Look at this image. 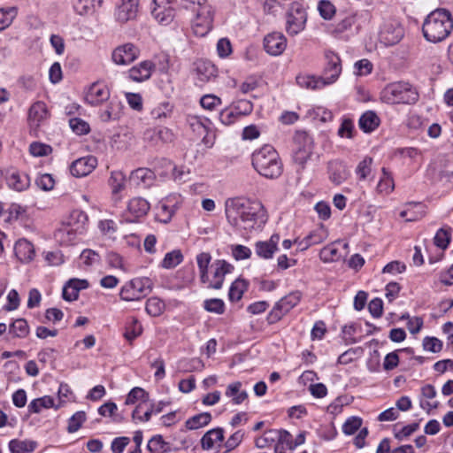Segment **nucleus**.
I'll list each match as a JSON object with an SVG mask.
<instances>
[{
    "label": "nucleus",
    "mask_w": 453,
    "mask_h": 453,
    "mask_svg": "<svg viewBox=\"0 0 453 453\" xmlns=\"http://www.w3.org/2000/svg\"><path fill=\"white\" fill-rule=\"evenodd\" d=\"M225 212L228 223L239 231L250 232L262 227L267 221L262 203L244 196L226 199Z\"/></svg>",
    "instance_id": "f257e3e1"
},
{
    "label": "nucleus",
    "mask_w": 453,
    "mask_h": 453,
    "mask_svg": "<svg viewBox=\"0 0 453 453\" xmlns=\"http://www.w3.org/2000/svg\"><path fill=\"white\" fill-rule=\"evenodd\" d=\"M453 29L450 13L444 9H437L426 18L422 32L426 41L437 43L444 41Z\"/></svg>",
    "instance_id": "f03ea898"
},
{
    "label": "nucleus",
    "mask_w": 453,
    "mask_h": 453,
    "mask_svg": "<svg viewBox=\"0 0 453 453\" xmlns=\"http://www.w3.org/2000/svg\"><path fill=\"white\" fill-rule=\"evenodd\" d=\"M252 165L262 176L278 178L282 173V163L275 149L265 144L252 154Z\"/></svg>",
    "instance_id": "7ed1b4c3"
},
{
    "label": "nucleus",
    "mask_w": 453,
    "mask_h": 453,
    "mask_svg": "<svg viewBox=\"0 0 453 453\" xmlns=\"http://www.w3.org/2000/svg\"><path fill=\"white\" fill-rule=\"evenodd\" d=\"M418 98L417 91L409 83L404 82L389 84L381 92L382 101L390 104H414Z\"/></svg>",
    "instance_id": "20e7f679"
},
{
    "label": "nucleus",
    "mask_w": 453,
    "mask_h": 453,
    "mask_svg": "<svg viewBox=\"0 0 453 453\" xmlns=\"http://www.w3.org/2000/svg\"><path fill=\"white\" fill-rule=\"evenodd\" d=\"M153 281L148 277H138L126 282L119 296L127 302L138 301L147 296L152 290Z\"/></svg>",
    "instance_id": "39448f33"
},
{
    "label": "nucleus",
    "mask_w": 453,
    "mask_h": 453,
    "mask_svg": "<svg viewBox=\"0 0 453 453\" xmlns=\"http://www.w3.org/2000/svg\"><path fill=\"white\" fill-rule=\"evenodd\" d=\"M313 150L312 140L303 131L296 132L294 136V160L299 165H304L310 158Z\"/></svg>",
    "instance_id": "423d86ee"
},
{
    "label": "nucleus",
    "mask_w": 453,
    "mask_h": 453,
    "mask_svg": "<svg viewBox=\"0 0 453 453\" xmlns=\"http://www.w3.org/2000/svg\"><path fill=\"white\" fill-rule=\"evenodd\" d=\"M234 266L226 260H215L211 265L209 272V280L205 281L207 288L213 289H220L222 288L225 276L231 273Z\"/></svg>",
    "instance_id": "0eeeda50"
},
{
    "label": "nucleus",
    "mask_w": 453,
    "mask_h": 453,
    "mask_svg": "<svg viewBox=\"0 0 453 453\" xmlns=\"http://www.w3.org/2000/svg\"><path fill=\"white\" fill-rule=\"evenodd\" d=\"M0 173L5 180L7 186L12 190L21 192L30 186L29 176L13 166L0 169Z\"/></svg>",
    "instance_id": "6e6552de"
},
{
    "label": "nucleus",
    "mask_w": 453,
    "mask_h": 453,
    "mask_svg": "<svg viewBox=\"0 0 453 453\" xmlns=\"http://www.w3.org/2000/svg\"><path fill=\"white\" fill-rule=\"evenodd\" d=\"M403 37V28L396 19H388L382 24L379 38L386 46L398 43Z\"/></svg>",
    "instance_id": "1a4fd4ad"
},
{
    "label": "nucleus",
    "mask_w": 453,
    "mask_h": 453,
    "mask_svg": "<svg viewBox=\"0 0 453 453\" xmlns=\"http://www.w3.org/2000/svg\"><path fill=\"white\" fill-rule=\"evenodd\" d=\"M306 12L298 4H293L287 13L286 31L291 35H296L305 26Z\"/></svg>",
    "instance_id": "9d476101"
},
{
    "label": "nucleus",
    "mask_w": 453,
    "mask_h": 453,
    "mask_svg": "<svg viewBox=\"0 0 453 453\" xmlns=\"http://www.w3.org/2000/svg\"><path fill=\"white\" fill-rule=\"evenodd\" d=\"M150 209V203L142 197H134L129 200L127 210L123 212L122 218L125 221L134 223L146 216Z\"/></svg>",
    "instance_id": "9b49d317"
},
{
    "label": "nucleus",
    "mask_w": 453,
    "mask_h": 453,
    "mask_svg": "<svg viewBox=\"0 0 453 453\" xmlns=\"http://www.w3.org/2000/svg\"><path fill=\"white\" fill-rule=\"evenodd\" d=\"M301 293L299 291L292 292L282 297L273 307L269 315L272 323L280 320L285 314L293 309L301 300Z\"/></svg>",
    "instance_id": "f8f14e48"
},
{
    "label": "nucleus",
    "mask_w": 453,
    "mask_h": 453,
    "mask_svg": "<svg viewBox=\"0 0 453 453\" xmlns=\"http://www.w3.org/2000/svg\"><path fill=\"white\" fill-rule=\"evenodd\" d=\"M214 17V8L212 6H204L202 10H197V14L193 21V31L197 36H204L212 28Z\"/></svg>",
    "instance_id": "ddd939ff"
},
{
    "label": "nucleus",
    "mask_w": 453,
    "mask_h": 453,
    "mask_svg": "<svg viewBox=\"0 0 453 453\" xmlns=\"http://www.w3.org/2000/svg\"><path fill=\"white\" fill-rule=\"evenodd\" d=\"M140 50L131 42L116 47L111 53V59L118 65H127L138 58Z\"/></svg>",
    "instance_id": "4468645a"
},
{
    "label": "nucleus",
    "mask_w": 453,
    "mask_h": 453,
    "mask_svg": "<svg viewBox=\"0 0 453 453\" xmlns=\"http://www.w3.org/2000/svg\"><path fill=\"white\" fill-rule=\"evenodd\" d=\"M139 10V0H119L115 8V19L126 23L136 18Z\"/></svg>",
    "instance_id": "2eb2a0df"
},
{
    "label": "nucleus",
    "mask_w": 453,
    "mask_h": 453,
    "mask_svg": "<svg viewBox=\"0 0 453 453\" xmlns=\"http://www.w3.org/2000/svg\"><path fill=\"white\" fill-rule=\"evenodd\" d=\"M326 65L324 69L322 79L326 85L334 83L342 73V65L340 57L333 51L326 52Z\"/></svg>",
    "instance_id": "dca6fc26"
},
{
    "label": "nucleus",
    "mask_w": 453,
    "mask_h": 453,
    "mask_svg": "<svg viewBox=\"0 0 453 453\" xmlns=\"http://www.w3.org/2000/svg\"><path fill=\"white\" fill-rule=\"evenodd\" d=\"M110 89L101 82L93 83L85 95L86 102L93 106H98L110 99Z\"/></svg>",
    "instance_id": "f3484780"
},
{
    "label": "nucleus",
    "mask_w": 453,
    "mask_h": 453,
    "mask_svg": "<svg viewBox=\"0 0 453 453\" xmlns=\"http://www.w3.org/2000/svg\"><path fill=\"white\" fill-rule=\"evenodd\" d=\"M49 111L43 102L38 101L31 105L28 111V124L35 131L43 125L48 118Z\"/></svg>",
    "instance_id": "a211bd4d"
},
{
    "label": "nucleus",
    "mask_w": 453,
    "mask_h": 453,
    "mask_svg": "<svg viewBox=\"0 0 453 453\" xmlns=\"http://www.w3.org/2000/svg\"><path fill=\"white\" fill-rule=\"evenodd\" d=\"M287 46V40L281 33L273 32L264 39V48L272 56H279L283 53Z\"/></svg>",
    "instance_id": "6ab92c4d"
},
{
    "label": "nucleus",
    "mask_w": 453,
    "mask_h": 453,
    "mask_svg": "<svg viewBox=\"0 0 453 453\" xmlns=\"http://www.w3.org/2000/svg\"><path fill=\"white\" fill-rule=\"evenodd\" d=\"M156 68L150 60H144L128 70V77L135 82H142L149 80Z\"/></svg>",
    "instance_id": "aec40b11"
},
{
    "label": "nucleus",
    "mask_w": 453,
    "mask_h": 453,
    "mask_svg": "<svg viewBox=\"0 0 453 453\" xmlns=\"http://www.w3.org/2000/svg\"><path fill=\"white\" fill-rule=\"evenodd\" d=\"M97 165V160L94 157H81L70 166L72 175L75 177H84L92 173Z\"/></svg>",
    "instance_id": "412c9836"
},
{
    "label": "nucleus",
    "mask_w": 453,
    "mask_h": 453,
    "mask_svg": "<svg viewBox=\"0 0 453 453\" xmlns=\"http://www.w3.org/2000/svg\"><path fill=\"white\" fill-rule=\"evenodd\" d=\"M143 139L153 145L169 142L173 139V132L167 127L148 128L143 133Z\"/></svg>",
    "instance_id": "4be33fe9"
},
{
    "label": "nucleus",
    "mask_w": 453,
    "mask_h": 453,
    "mask_svg": "<svg viewBox=\"0 0 453 453\" xmlns=\"http://www.w3.org/2000/svg\"><path fill=\"white\" fill-rule=\"evenodd\" d=\"M196 74L201 83H205L217 76L216 66L209 60H198L196 62Z\"/></svg>",
    "instance_id": "5701e85b"
},
{
    "label": "nucleus",
    "mask_w": 453,
    "mask_h": 453,
    "mask_svg": "<svg viewBox=\"0 0 453 453\" xmlns=\"http://www.w3.org/2000/svg\"><path fill=\"white\" fill-rule=\"evenodd\" d=\"M151 14L158 24L167 26L173 22L175 17V10L171 5L155 4Z\"/></svg>",
    "instance_id": "b1692460"
},
{
    "label": "nucleus",
    "mask_w": 453,
    "mask_h": 453,
    "mask_svg": "<svg viewBox=\"0 0 453 453\" xmlns=\"http://www.w3.org/2000/svg\"><path fill=\"white\" fill-rule=\"evenodd\" d=\"M15 255L22 263H29L35 256V250L32 242L27 239H19L14 247Z\"/></svg>",
    "instance_id": "393cba45"
},
{
    "label": "nucleus",
    "mask_w": 453,
    "mask_h": 453,
    "mask_svg": "<svg viewBox=\"0 0 453 453\" xmlns=\"http://www.w3.org/2000/svg\"><path fill=\"white\" fill-rule=\"evenodd\" d=\"M87 222V215L80 210H75L70 213L69 217L63 223L73 229L74 233L82 234L86 229Z\"/></svg>",
    "instance_id": "a878e982"
},
{
    "label": "nucleus",
    "mask_w": 453,
    "mask_h": 453,
    "mask_svg": "<svg viewBox=\"0 0 453 453\" xmlns=\"http://www.w3.org/2000/svg\"><path fill=\"white\" fill-rule=\"evenodd\" d=\"M329 179L334 184L342 183L348 177V171L343 162L333 160L328 164Z\"/></svg>",
    "instance_id": "bb28decb"
},
{
    "label": "nucleus",
    "mask_w": 453,
    "mask_h": 453,
    "mask_svg": "<svg viewBox=\"0 0 453 453\" xmlns=\"http://www.w3.org/2000/svg\"><path fill=\"white\" fill-rule=\"evenodd\" d=\"M120 104L115 100L108 102L105 109L100 110L98 118L102 122H109L119 118Z\"/></svg>",
    "instance_id": "cd10ccee"
},
{
    "label": "nucleus",
    "mask_w": 453,
    "mask_h": 453,
    "mask_svg": "<svg viewBox=\"0 0 453 453\" xmlns=\"http://www.w3.org/2000/svg\"><path fill=\"white\" fill-rule=\"evenodd\" d=\"M358 124L365 133H370L379 127L380 119L374 111H368L362 114Z\"/></svg>",
    "instance_id": "c85d7f7f"
},
{
    "label": "nucleus",
    "mask_w": 453,
    "mask_h": 453,
    "mask_svg": "<svg viewBox=\"0 0 453 453\" xmlns=\"http://www.w3.org/2000/svg\"><path fill=\"white\" fill-rule=\"evenodd\" d=\"M81 235L79 233H74V230L65 225L62 226L55 232V239L62 245L73 244L77 236Z\"/></svg>",
    "instance_id": "c756f323"
},
{
    "label": "nucleus",
    "mask_w": 453,
    "mask_h": 453,
    "mask_svg": "<svg viewBox=\"0 0 453 453\" xmlns=\"http://www.w3.org/2000/svg\"><path fill=\"white\" fill-rule=\"evenodd\" d=\"M296 82L300 87L312 90L320 89L326 86L322 77L317 78L307 74L298 75Z\"/></svg>",
    "instance_id": "7c9ffc66"
},
{
    "label": "nucleus",
    "mask_w": 453,
    "mask_h": 453,
    "mask_svg": "<svg viewBox=\"0 0 453 453\" xmlns=\"http://www.w3.org/2000/svg\"><path fill=\"white\" fill-rule=\"evenodd\" d=\"M54 407L58 409L60 404L55 405L54 399L50 395H44L40 398L34 399L28 404V411L30 413H40L42 409H49Z\"/></svg>",
    "instance_id": "2f4dec72"
},
{
    "label": "nucleus",
    "mask_w": 453,
    "mask_h": 453,
    "mask_svg": "<svg viewBox=\"0 0 453 453\" xmlns=\"http://www.w3.org/2000/svg\"><path fill=\"white\" fill-rule=\"evenodd\" d=\"M36 446V441L32 440L14 439L9 442V449L12 453H31Z\"/></svg>",
    "instance_id": "473e14b6"
},
{
    "label": "nucleus",
    "mask_w": 453,
    "mask_h": 453,
    "mask_svg": "<svg viewBox=\"0 0 453 453\" xmlns=\"http://www.w3.org/2000/svg\"><path fill=\"white\" fill-rule=\"evenodd\" d=\"M241 388L242 383L240 381H235L229 384L226 389L225 395L226 397H231L234 404H241L248 397L246 391L241 390Z\"/></svg>",
    "instance_id": "72a5a7b5"
},
{
    "label": "nucleus",
    "mask_w": 453,
    "mask_h": 453,
    "mask_svg": "<svg viewBox=\"0 0 453 453\" xmlns=\"http://www.w3.org/2000/svg\"><path fill=\"white\" fill-rule=\"evenodd\" d=\"M109 185L112 189L114 198L116 200H119L120 197L118 196V194L125 188L126 175L120 171L111 172V177L109 179Z\"/></svg>",
    "instance_id": "f704fd0d"
},
{
    "label": "nucleus",
    "mask_w": 453,
    "mask_h": 453,
    "mask_svg": "<svg viewBox=\"0 0 453 453\" xmlns=\"http://www.w3.org/2000/svg\"><path fill=\"white\" fill-rule=\"evenodd\" d=\"M326 239V231L322 228L312 231L303 241L299 242L301 250H306L309 247L323 242Z\"/></svg>",
    "instance_id": "c9c22d12"
},
{
    "label": "nucleus",
    "mask_w": 453,
    "mask_h": 453,
    "mask_svg": "<svg viewBox=\"0 0 453 453\" xmlns=\"http://www.w3.org/2000/svg\"><path fill=\"white\" fill-rule=\"evenodd\" d=\"M382 176L378 183L379 193L389 194L395 189V183L391 173L385 167L382 168Z\"/></svg>",
    "instance_id": "e433bc0d"
},
{
    "label": "nucleus",
    "mask_w": 453,
    "mask_h": 453,
    "mask_svg": "<svg viewBox=\"0 0 453 453\" xmlns=\"http://www.w3.org/2000/svg\"><path fill=\"white\" fill-rule=\"evenodd\" d=\"M340 244V242H335L327 246H325L319 252L320 259L326 263L338 260L341 257V254L337 245Z\"/></svg>",
    "instance_id": "4c0bfd02"
},
{
    "label": "nucleus",
    "mask_w": 453,
    "mask_h": 453,
    "mask_svg": "<svg viewBox=\"0 0 453 453\" xmlns=\"http://www.w3.org/2000/svg\"><path fill=\"white\" fill-rule=\"evenodd\" d=\"M142 333V326L135 318H131L126 325L124 337L128 342L134 341Z\"/></svg>",
    "instance_id": "58836bf2"
},
{
    "label": "nucleus",
    "mask_w": 453,
    "mask_h": 453,
    "mask_svg": "<svg viewBox=\"0 0 453 453\" xmlns=\"http://www.w3.org/2000/svg\"><path fill=\"white\" fill-rule=\"evenodd\" d=\"M211 415L209 412H202L193 416L186 421V427L189 430L201 428L210 423Z\"/></svg>",
    "instance_id": "ea45409f"
},
{
    "label": "nucleus",
    "mask_w": 453,
    "mask_h": 453,
    "mask_svg": "<svg viewBox=\"0 0 453 453\" xmlns=\"http://www.w3.org/2000/svg\"><path fill=\"white\" fill-rule=\"evenodd\" d=\"M211 257L209 253L202 252L196 256V263L199 268L200 279L203 283L209 280L208 267Z\"/></svg>",
    "instance_id": "a19ab883"
},
{
    "label": "nucleus",
    "mask_w": 453,
    "mask_h": 453,
    "mask_svg": "<svg viewBox=\"0 0 453 453\" xmlns=\"http://www.w3.org/2000/svg\"><path fill=\"white\" fill-rule=\"evenodd\" d=\"M101 0H74L73 7L80 15L92 13L97 5H100Z\"/></svg>",
    "instance_id": "79ce46f5"
},
{
    "label": "nucleus",
    "mask_w": 453,
    "mask_h": 453,
    "mask_svg": "<svg viewBox=\"0 0 453 453\" xmlns=\"http://www.w3.org/2000/svg\"><path fill=\"white\" fill-rule=\"evenodd\" d=\"M247 289V282L244 280H235L229 289L228 297L231 302H238L242 299L244 291Z\"/></svg>",
    "instance_id": "37998d69"
},
{
    "label": "nucleus",
    "mask_w": 453,
    "mask_h": 453,
    "mask_svg": "<svg viewBox=\"0 0 453 453\" xmlns=\"http://www.w3.org/2000/svg\"><path fill=\"white\" fill-rule=\"evenodd\" d=\"M18 14L16 7H8L0 9V31L4 30L11 26Z\"/></svg>",
    "instance_id": "c03bdc74"
},
{
    "label": "nucleus",
    "mask_w": 453,
    "mask_h": 453,
    "mask_svg": "<svg viewBox=\"0 0 453 453\" xmlns=\"http://www.w3.org/2000/svg\"><path fill=\"white\" fill-rule=\"evenodd\" d=\"M9 333L12 334L15 337H26L29 333L27 322L23 319L14 320L10 326Z\"/></svg>",
    "instance_id": "a18cd8bd"
},
{
    "label": "nucleus",
    "mask_w": 453,
    "mask_h": 453,
    "mask_svg": "<svg viewBox=\"0 0 453 453\" xmlns=\"http://www.w3.org/2000/svg\"><path fill=\"white\" fill-rule=\"evenodd\" d=\"M183 260V256L180 250H173L165 254L161 265L165 269H172L176 267Z\"/></svg>",
    "instance_id": "49530a36"
},
{
    "label": "nucleus",
    "mask_w": 453,
    "mask_h": 453,
    "mask_svg": "<svg viewBox=\"0 0 453 453\" xmlns=\"http://www.w3.org/2000/svg\"><path fill=\"white\" fill-rule=\"evenodd\" d=\"M372 162L373 160L372 157H365L358 163L355 172L359 180H365L371 174Z\"/></svg>",
    "instance_id": "de8ad7c7"
},
{
    "label": "nucleus",
    "mask_w": 453,
    "mask_h": 453,
    "mask_svg": "<svg viewBox=\"0 0 453 453\" xmlns=\"http://www.w3.org/2000/svg\"><path fill=\"white\" fill-rule=\"evenodd\" d=\"M173 210L166 205L165 203L160 202L156 206L155 218L157 221L162 223H168L173 215Z\"/></svg>",
    "instance_id": "09e8293b"
},
{
    "label": "nucleus",
    "mask_w": 453,
    "mask_h": 453,
    "mask_svg": "<svg viewBox=\"0 0 453 453\" xmlns=\"http://www.w3.org/2000/svg\"><path fill=\"white\" fill-rule=\"evenodd\" d=\"M138 400L146 403L149 401V394L142 388H134L127 395L125 403L127 405L134 404Z\"/></svg>",
    "instance_id": "8fccbe9b"
},
{
    "label": "nucleus",
    "mask_w": 453,
    "mask_h": 453,
    "mask_svg": "<svg viewBox=\"0 0 453 453\" xmlns=\"http://www.w3.org/2000/svg\"><path fill=\"white\" fill-rule=\"evenodd\" d=\"M165 309V303L157 297L149 298L146 302V311L153 316H159Z\"/></svg>",
    "instance_id": "3c124183"
},
{
    "label": "nucleus",
    "mask_w": 453,
    "mask_h": 453,
    "mask_svg": "<svg viewBox=\"0 0 453 453\" xmlns=\"http://www.w3.org/2000/svg\"><path fill=\"white\" fill-rule=\"evenodd\" d=\"M354 24L355 17L351 15L346 16L344 19H342L334 26L332 33L335 35H341L346 31L351 29Z\"/></svg>",
    "instance_id": "603ef678"
},
{
    "label": "nucleus",
    "mask_w": 453,
    "mask_h": 453,
    "mask_svg": "<svg viewBox=\"0 0 453 453\" xmlns=\"http://www.w3.org/2000/svg\"><path fill=\"white\" fill-rule=\"evenodd\" d=\"M203 308L209 311L216 314H223L225 311V303L219 298L207 299L203 302Z\"/></svg>",
    "instance_id": "864d4df0"
},
{
    "label": "nucleus",
    "mask_w": 453,
    "mask_h": 453,
    "mask_svg": "<svg viewBox=\"0 0 453 453\" xmlns=\"http://www.w3.org/2000/svg\"><path fill=\"white\" fill-rule=\"evenodd\" d=\"M363 420L359 417L349 418L342 426V432L345 434L351 435L355 434L362 426Z\"/></svg>",
    "instance_id": "5fc2aeb1"
},
{
    "label": "nucleus",
    "mask_w": 453,
    "mask_h": 453,
    "mask_svg": "<svg viewBox=\"0 0 453 453\" xmlns=\"http://www.w3.org/2000/svg\"><path fill=\"white\" fill-rule=\"evenodd\" d=\"M304 441L305 437L303 434H298L295 441L292 440V435L288 431H283L280 434V441L286 442L289 449H294L296 447L304 443Z\"/></svg>",
    "instance_id": "6e6d98bb"
},
{
    "label": "nucleus",
    "mask_w": 453,
    "mask_h": 453,
    "mask_svg": "<svg viewBox=\"0 0 453 453\" xmlns=\"http://www.w3.org/2000/svg\"><path fill=\"white\" fill-rule=\"evenodd\" d=\"M172 110V105L167 102H164L152 109L151 115L155 119H166L170 117Z\"/></svg>",
    "instance_id": "4d7b16f0"
},
{
    "label": "nucleus",
    "mask_w": 453,
    "mask_h": 453,
    "mask_svg": "<svg viewBox=\"0 0 453 453\" xmlns=\"http://www.w3.org/2000/svg\"><path fill=\"white\" fill-rule=\"evenodd\" d=\"M86 420V413L84 411L75 412L69 419L67 430L69 433L77 432L83 422Z\"/></svg>",
    "instance_id": "13d9d810"
},
{
    "label": "nucleus",
    "mask_w": 453,
    "mask_h": 453,
    "mask_svg": "<svg viewBox=\"0 0 453 453\" xmlns=\"http://www.w3.org/2000/svg\"><path fill=\"white\" fill-rule=\"evenodd\" d=\"M132 176L134 179L139 180L143 184L150 185L154 180L155 174L148 168H139L132 173Z\"/></svg>",
    "instance_id": "bf43d9fd"
},
{
    "label": "nucleus",
    "mask_w": 453,
    "mask_h": 453,
    "mask_svg": "<svg viewBox=\"0 0 453 453\" xmlns=\"http://www.w3.org/2000/svg\"><path fill=\"white\" fill-rule=\"evenodd\" d=\"M255 249L257 256L265 259L271 258L276 251L275 249L273 248V244H269L266 241L257 242L255 245Z\"/></svg>",
    "instance_id": "052dcab7"
},
{
    "label": "nucleus",
    "mask_w": 453,
    "mask_h": 453,
    "mask_svg": "<svg viewBox=\"0 0 453 453\" xmlns=\"http://www.w3.org/2000/svg\"><path fill=\"white\" fill-rule=\"evenodd\" d=\"M423 348L432 353H438L442 349V342L436 337L426 336L423 339Z\"/></svg>",
    "instance_id": "680f3d73"
},
{
    "label": "nucleus",
    "mask_w": 453,
    "mask_h": 453,
    "mask_svg": "<svg viewBox=\"0 0 453 453\" xmlns=\"http://www.w3.org/2000/svg\"><path fill=\"white\" fill-rule=\"evenodd\" d=\"M52 149L50 145L34 142L29 146V151L34 157L47 156L51 152Z\"/></svg>",
    "instance_id": "e2e57ef3"
},
{
    "label": "nucleus",
    "mask_w": 453,
    "mask_h": 453,
    "mask_svg": "<svg viewBox=\"0 0 453 453\" xmlns=\"http://www.w3.org/2000/svg\"><path fill=\"white\" fill-rule=\"evenodd\" d=\"M354 123L349 119H342L338 129V135L342 138H352L354 134Z\"/></svg>",
    "instance_id": "0e129e2a"
},
{
    "label": "nucleus",
    "mask_w": 453,
    "mask_h": 453,
    "mask_svg": "<svg viewBox=\"0 0 453 453\" xmlns=\"http://www.w3.org/2000/svg\"><path fill=\"white\" fill-rule=\"evenodd\" d=\"M203 109L212 111L221 104V99L214 95H205L200 100Z\"/></svg>",
    "instance_id": "69168bd1"
},
{
    "label": "nucleus",
    "mask_w": 453,
    "mask_h": 453,
    "mask_svg": "<svg viewBox=\"0 0 453 453\" xmlns=\"http://www.w3.org/2000/svg\"><path fill=\"white\" fill-rule=\"evenodd\" d=\"M319 14L325 19H331L335 13V8L332 3L326 0H322L319 2L318 6Z\"/></svg>",
    "instance_id": "338daca9"
},
{
    "label": "nucleus",
    "mask_w": 453,
    "mask_h": 453,
    "mask_svg": "<svg viewBox=\"0 0 453 453\" xmlns=\"http://www.w3.org/2000/svg\"><path fill=\"white\" fill-rule=\"evenodd\" d=\"M69 124L72 130L77 134H86L89 132V125L81 119H72Z\"/></svg>",
    "instance_id": "774afa93"
}]
</instances>
